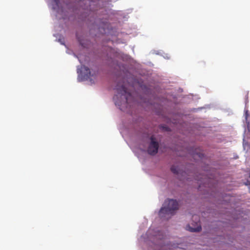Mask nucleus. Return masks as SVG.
I'll list each match as a JSON object with an SVG mask.
<instances>
[{
    "instance_id": "6ab92c4d",
    "label": "nucleus",
    "mask_w": 250,
    "mask_h": 250,
    "mask_svg": "<svg viewBox=\"0 0 250 250\" xmlns=\"http://www.w3.org/2000/svg\"><path fill=\"white\" fill-rule=\"evenodd\" d=\"M161 127L162 128H164V125H161Z\"/></svg>"
},
{
    "instance_id": "aec40b11",
    "label": "nucleus",
    "mask_w": 250,
    "mask_h": 250,
    "mask_svg": "<svg viewBox=\"0 0 250 250\" xmlns=\"http://www.w3.org/2000/svg\"><path fill=\"white\" fill-rule=\"evenodd\" d=\"M179 249V248H175V250H178Z\"/></svg>"
},
{
    "instance_id": "9b49d317",
    "label": "nucleus",
    "mask_w": 250,
    "mask_h": 250,
    "mask_svg": "<svg viewBox=\"0 0 250 250\" xmlns=\"http://www.w3.org/2000/svg\"><path fill=\"white\" fill-rule=\"evenodd\" d=\"M197 226L196 227H192L190 225H188L186 227V229L190 232H199L202 228L200 224L196 223Z\"/></svg>"
},
{
    "instance_id": "412c9836",
    "label": "nucleus",
    "mask_w": 250,
    "mask_h": 250,
    "mask_svg": "<svg viewBox=\"0 0 250 250\" xmlns=\"http://www.w3.org/2000/svg\"><path fill=\"white\" fill-rule=\"evenodd\" d=\"M199 181H200L201 182H202V181L201 180V179H199L198 180Z\"/></svg>"
},
{
    "instance_id": "0eeeda50",
    "label": "nucleus",
    "mask_w": 250,
    "mask_h": 250,
    "mask_svg": "<svg viewBox=\"0 0 250 250\" xmlns=\"http://www.w3.org/2000/svg\"><path fill=\"white\" fill-rule=\"evenodd\" d=\"M48 5L52 9V15L55 16L57 19H66L64 11L59 6V0H52L48 3Z\"/></svg>"
},
{
    "instance_id": "dca6fc26",
    "label": "nucleus",
    "mask_w": 250,
    "mask_h": 250,
    "mask_svg": "<svg viewBox=\"0 0 250 250\" xmlns=\"http://www.w3.org/2000/svg\"><path fill=\"white\" fill-rule=\"evenodd\" d=\"M140 151L142 152V153H144L145 152V150L143 148H140Z\"/></svg>"
},
{
    "instance_id": "2eb2a0df",
    "label": "nucleus",
    "mask_w": 250,
    "mask_h": 250,
    "mask_svg": "<svg viewBox=\"0 0 250 250\" xmlns=\"http://www.w3.org/2000/svg\"><path fill=\"white\" fill-rule=\"evenodd\" d=\"M163 57L165 59H169L170 58V57L169 56L168 54H165L164 53V55H163Z\"/></svg>"
},
{
    "instance_id": "a211bd4d",
    "label": "nucleus",
    "mask_w": 250,
    "mask_h": 250,
    "mask_svg": "<svg viewBox=\"0 0 250 250\" xmlns=\"http://www.w3.org/2000/svg\"><path fill=\"white\" fill-rule=\"evenodd\" d=\"M135 155L138 157V158H140L139 156L136 153H135Z\"/></svg>"
},
{
    "instance_id": "39448f33",
    "label": "nucleus",
    "mask_w": 250,
    "mask_h": 250,
    "mask_svg": "<svg viewBox=\"0 0 250 250\" xmlns=\"http://www.w3.org/2000/svg\"><path fill=\"white\" fill-rule=\"evenodd\" d=\"M78 81L82 82L84 81H89L90 84L95 83L96 79L97 72L95 71H91L88 67L81 65L80 67H77Z\"/></svg>"
},
{
    "instance_id": "f3484780",
    "label": "nucleus",
    "mask_w": 250,
    "mask_h": 250,
    "mask_svg": "<svg viewBox=\"0 0 250 250\" xmlns=\"http://www.w3.org/2000/svg\"><path fill=\"white\" fill-rule=\"evenodd\" d=\"M143 102H144V103H147V104H151V103L149 102L148 101H143Z\"/></svg>"
},
{
    "instance_id": "f03ea898",
    "label": "nucleus",
    "mask_w": 250,
    "mask_h": 250,
    "mask_svg": "<svg viewBox=\"0 0 250 250\" xmlns=\"http://www.w3.org/2000/svg\"><path fill=\"white\" fill-rule=\"evenodd\" d=\"M178 208V203L176 200L167 199L163 204L159 212V216L162 220L170 218Z\"/></svg>"
},
{
    "instance_id": "f8f14e48",
    "label": "nucleus",
    "mask_w": 250,
    "mask_h": 250,
    "mask_svg": "<svg viewBox=\"0 0 250 250\" xmlns=\"http://www.w3.org/2000/svg\"><path fill=\"white\" fill-rule=\"evenodd\" d=\"M54 36L56 37V41L59 42L61 44L64 45L66 47V45L64 44V40L62 36L55 34H54Z\"/></svg>"
},
{
    "instance_id": "4468645a",
    "label": "nucleus",
    "mask_w": 250,
    "mask_h": 250,
    "mask_svg": "<svg viewBox=\"0 0 250 250\" xmlns=\"http://www.w3.org/2000/svg\"><path fill=\"white\" fill-rule=\"evenodd\" d=\"M66 52V53H67V54H73L75 57H77V58L78 59V60H79V62H80L81 63H82V62H81V60L80 59L79 57L78 56L76 55H75V54L73 52V51H72L70 50H69V49H67Z\"/></svg>"
},
{
    "instance_id": "423d86ee",
    "label": "nucleus",
    "mask_w": 250,
    "mask_h": 250,
    "mask_svg": "<svg viewBox=\"0 0 250 250\" xmlns=\"http://www.w3.org/2000/svg\"><path fill=\"white\" fill-rule=\"evenodd\" d=\"M245 118L247 124V129H245L243 135V147L244 149H246L247 146H249L250 145V115L249 113V111L245 108Z\"/></svg>"
},
{
    "instance_id": "7ed1b4c3",
    "label": "nucleus",
    "mask_w": 250,
    "mask_h": 250,
    "mask_svg": "<svg viewBox=\"0 0 250 250\" xmlns=\"http://www.w3.org/2000/svg\"><path fill=\"white\" fill-rule=\"evenodd\" d=\"M109 52L110 54L107 55L108 64L117 71H124L125 69V65L119 62L117 59H120L123 61H127L129 58L128 56L121 52H115L111 48H110Z\"/></svg>"
},
{
    "instance_id": "20e7f679",
    "label": "nucleus",
    "mask_w": 250,
    "mask_h": 250,
    "mask_svg": "<svg viewBox=\"0 0 250 250\" xmlns=\"http://www.w3.org/2000/svg\"><path fill=\"white\" fill-rule=\"evenodd\" d=\"M94 29L102 34H109L112 36H119V33L116 31V29L110 25L106 21H102L101 19L96 20L92 24L90 30Z\"/></svg>"
},
{
    "instance_id": "ddd939ff",
    "label": "nucleus",
    "mask_w": 250,
    "mask_h": 250,
    "mask_svg": "<svg viewBox=\"0 0 250 250\" xmlns=\"http://www.w3.org/2000/svg\"><path fill=\"white\" fill-rule=\"evenodd\" d=\"M171 170L174 174H176L178 175L180 174L179 167L175 166H172L171 167Z\"/></svg>"
},
{
    "instance_id": "1a4fd4ad",
    "label": "nucleus",
    "mask_w": 250,
    "mask_h": 250,
    "mask_svg": "<svg viewBox=\"0 0 250 250\" xmlns=\"http://www.w3.org/2000/svg\"><path fill=\"white\" fill-rule=\"evenodd\" d=\"M108 13H113L114 15L115 14L116 17L119 19L125 20L128 18L127 13L124 11H118L115 12V13H114L112 11H109Z\"/></svg>"
},
{
    "instance_id": "9d476101",
    "label": "nucleus",
    "mask_w": 250,
    "mask_h": 250,
    "mask_svg": "<svg viewBox=\"0 0 250 250\" xmlns=\"http://www.w3.org/2000/svg\"><path fill=\"white\" fill-rule=\"evenodd\" d=\"M76 37L79 43L82 45V46L84 48L87 47L89 43V41L88 40H85L83 36L80 37L78 33H76Z\"/></svg>"
},
{
    "instance_id": "f257e3e1",
    "label": "nucleus",
    "mask_w": 250,
    "mask_h": 250,
    "mask_svg": "<svg viewBox=\"0 0 250 250\" xmlns=\"http://www.w3.org/2000/svg\"><path fill=\"white\" fill-rule=\"evenodd\" d=\"M116 94L113 97L115 104L121 110L128 112L134 104V99L131 94L127 91L125 84L118 83L115 88Z\"/></svg>"
},
{
    "instance_id": "6e6552de",
    "label": "nucleus",
    "mask_w": 250,
    "mask_h": 250,
    "mask_svg": "<svg viewBox=\"0 0 250 250\" xmlns=\"http://www.w3.org/2000/svg\"><path fill=\"white\" fill-rule=\"evenodd\" d=\"M158 147L159 144L158 142L156 141L154 137L151 136L150 137V143L147 149L148 153L151 155H155L158 152Z\"/></svg>"
}]
</instances>
